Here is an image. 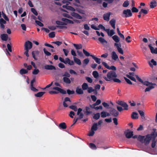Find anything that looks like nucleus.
Returning a JSON list of instances; mask_svg holds the SVG:
<instances>
[{"instance_id": "obj_22", "label": "nucleus", "mask_w": 157, "mask_h": 157, "mask_svg": "<svg viewBox=\"0 0 157 157\" xmlns=\"http://www.w3.org/2000/svg\"><path fill=\"white\" fill-rule=\"evenodd\" d=\"M112 58L114 60H116L118 58L116 52L113 51L112 53Z\"/></svg>"}, {"instance_id": "obj_39", "label": "nucleus", "mask_w": 157, "mask_h": 157, "mask_svg": "<svg viewBox=\"0 0 157 157\" xmlns=\"http://www.w3.org/2000/svg\"><path fill=\"white\" fill-rule=\"evenodd\" d=\"M99 41L102 44L104 43H107V41L103 38L102 37H99L98 39Z\"/></svg>"}, {"instance_id": "obj_48", "label": "nucleus", "mask_w": 157, "mask_h": 157, "mask_svg": "<svg viewBox=\"0 0 157 157\" xmlns=\"http://www.w3.org/2000/svg\"><path fill=\"white\" fill-rule=\"evenodd\" d=\"M83 52L84 54L86 56H91V55H90V53L88 52L87 51H86L85 49H83Z\"/></svg>"}, {"instance_id": "obj_40", "label": "nucleus", "mask_w": 157, "mask_h": 157, "mask_svg": "<svg viewBox=\"0 0 157 157\" xmlns=\"http://www.w3.org/2000/svg\"><path fill=\"white\" fill-rule=\"evenodd\" d=\"M38 51H33L32 52V56H33V58L35 60H36L37 59V58L36 57V56H35V53H38Z\"/></svg>"}, {"instance_id": "obj_9", "label": "nucleus", "mask_w": 157, "mask_h": 157, "mask_svg": "<svg viewBox=\"0 0 157 157\" xmlns=\"http://www.w3.org/2000/svg\"><path fill=\"white\" fill-rule=\"evenodd\" d=\"M124 133L126 137L128 139L131 138L133 135V132L132 131H129L128 132L125 131L124 132Z\"/></svg>"}, {"instance_id": "obj_27", "label": "nucleus", "mask_w": 157, "mask_h": 157, "mask_svg": "<svg viewBox=\"0 0 157 157\" xmlns=\"http://www.w3.org/2000/svg\"><path fill=\"white\" fill-rule=\"evenodd\" d=\"M98 124L97 123H94L91 127V130L96 131L98 129Z\"/></svg>"}, {"instance_id": "obj_20", "label": "nucleus", "mask_w": 157, "mask_h": 157, "mask_svg": "<svg viewBox=\"0 0 157 157\" xmlns=\"http://www.w3.org/2000/svg\"><path fill=\"white\" fill-rule=\"evenodd\" d=\"M76 92L78 94H83V90L81 88H79L78 87H77L75 90Z\"/></svg>"}, {"instance_id": "obj_53", "label": "nucleus", "mask_w": 157, "mask_h": 157, "mask_svg": "<svg viewBox=\"0 0 157 157\" xmlns=\"http://www.w3.org/2000/svg\"><path fill=\"white\" fill-rule=\"evenodd\" d=\"M124 79L126 81V82L129 84L132 85V83L131 81L128 79L127 78L125 77H124Z\"/></svg>"}, {"instance_id": "obj_36", "label": "nucleus", "mask_w": 157, "mask_h": 157, "mask_svg": "<svg viewBox=\"0 0 157 157\" xmlns=\"http://www.w3.org/2000/svg\"><path fill=\"white\" fill-rule=\"evenodd\" d=\"M92 75L95 78H97L99 76L98 72L96 71H94L93 72Z\"/></svg>"}, {"instance_id": "obj_12", "label": "nucleus", "mask_w": 157, "mask_h": 157, "mask_svg": "<svg viewBox=\"0 0 157 157\" xmlns=\"http://www.w3.org/2000/svg\"><path fill=\"white\" fill-rule=\"evenodd\" d=\"M105 31L107 33L109 36H111L115 34V33L113 30H110L109 29H105Z\"/></svg>"}, {"instance_id": "obj_5", "label": "nucleus", "mask_w": 157, "mask_h": 157, "mask_svg": "<svg viewBox=\"0 0 157 157\" xmlns=\"http://www.w3.org/2000/svg\"><path fill=\"white\" fill-rule=\"evenodd\" d=\"M35 78H33L31 81L30 83V89L33 92H37L38 91V90L36 88L34 87L33 83L35 82Z\"/></svg>"}, {"instance_id": "obj_46", "label": "nucleus", "mask_w": 157, "mask_h": 157, "mask_svg": "<svg viewBox=\"0 0 157 157\" xmlns=\"http://www.w3.org/2000/svg\"><path fill=\"white\" fill-rule=\"evenodd\" d=\"M35 23L40 27H43L44 26V24L39 21L35 20Z\"/></svg>"}, {"instance_id": "obj_26", "label": "nucleus", "mask_w": 157, "mask_h": 157, "mask_svg": "<svg viewBox=\"0 0 157 157\" xmlns=\"http://www.w3.org/2000/svg\"><path fill=\"white\" fill-rule=\"evenodd\" d=\"M113 40L116 42L118 43L120 41L119 38L117 35H114L112 37Z\"/></svg>"}, {"instance_id": "obj_19", "label": "nucleus", "mask_w": 157, "mask_h": 157, "mask_svg": "<svg viewBox=\"0 0 157 157\" xmlns=\"http://www.w3.org/2000/svg\"><path fill=\"white\" fill-rule=\"evenodd\" d=\"M157 2L155 0H153L150 3V7L153 8L157 6Z\"/></svg>"}, {"instance_id": "obj_37", "label": "nucleus", "mask_w": 157, "mask_h": 157, "mask_svg": "<svg viewBox=\"0 0 157 157\" xmlns=\"http://www.w3.org/2000/svg\"><path fill=\"white\" fill-rule=\"evenodd\" d=\"M89 146L92 149L96 150L97 149L95 145L94 144L92 143H90Z\"/></svg>"}, {"instance_id": "obj_11", "label": "nucleus", "mask_w": 157, "mask_h": 157, "mask_svg": "<svg viewBox=\"0 0 157 157\" xmlns=\"http://www.w3.org/2000/svg\"><path fill=\"white\" fill-rule=\"evenodd\" d=\"M44 68L45 69L47 70H56V67L52 65H46L44 66Z\"/></svg>"}, {"instance_id": "obj_28", "label": "nucleus", "mask_w": 157, "mask_h": 157, "mask_svg": "<svg viewBox=\"0 0 157 157\" xmlns=\"http://www.w3.org/2000/svg\"><path fill=\"white\" fill-rule=\"evenodd\" d=\"M145 136H141V135H139L138 138V140L141 142L142 143H144V139Z\"/></svg>"}, {"instance_id": "obj_1", "label": "nucleus", "mask_w": 157, "mask_h": 157, "mask_svg": "<svg viewBox=\"0 0 157 157\" xmlns=\"http://www.w3.org/2000/svg\"><path fill=\"white\" fill-rule=\"evenodd\" d=\"M107 77L104 76V79L107 81H113L114 82L120 83L121 81L119 79L116 78L117 75L116 72L113 71H110L109 72L107 75Z\"/></svg>"}, {"instance_id": "obj_4", "label": "nucleus", "mask_w": 157, "mask_h": 157, "mask_svg": "<svg viewBox=\"0 0 157 157\" xmlns=\"http://www.w3.org/2000/svg\"><path fill=\"white\" fill-rule=\"evenodd\" d=\"M123 13L125 14L124 17H131L132 15V13L130 9L124 10L123 11Z\"/></svg>"}, {"instance_id": "obj_56", "label": "nucleus", "mask_w": 157, "mask_h": 157, "mask_svg": "<svg viewBox=\"0 0 157 157\" xmlns=\"http://www.w3.org/2000/svg\"><path fill=\"white\" fill-rule=\"evenodd\" d=\"M132 10L133 13L138 12L139 11V10L137 8L134 7L132 8Z\"/></svg>"}, {"instance_id": "obj_34", "label": "nucleus", "mask_w": 157, "mask_h": 157, "mask_svg": "<svg viewBox=\"0 0 157 157\" xmlns=\"http://www.w3.org/2000/svg\"><path fill=\"white\" fill-rule=\"evenodd\" d=\"M56 24L59 25H66L67 23L65 22H64L63 21L62 22L59 21H56Z\"/></svg>"}, {"instance_id": "obj_2", "label": "nucleus", "mask_w": 157, "mask_h": 157, "mask_svg": "<svg viewBox=\"0 0 157 157\" xmlns=\"http://www.w3.org/2000/svg\"><path fill=\"white\" fill-rule=\"evenodd\" d=\"M32 43L29 40L27 41L25 43L24 45V49L25 51L24 53V54L27 57H28L29 56L28 54L29 49H30L32 48Z\"/></svg>"}, {"instance_id": "obj_29", "label": "nucleus", "mask_w": 157, "mask_h": 157, "mask_svg": "<svg viewBox=\"0 0 157 157\" xmlns=\"http://www.w3.org/2000/svg\"><path fill=\"white\" fill-rule=\"evenodd\" d=\"M73 45L77 50L81 49L82 48V45L81 44H74Z\"/></svg>"}, {"instance_id": "obj_7", "label": "nucleus", "mask_w": 157, "mask_h": 157, "mask_svg": "<svg viewBox=\"0 0 157 157\" xmlns=\"http://www.w3.org/2000/svg\"><path fill=\"white\" fill-rule=\"evenodd\" d=\"M150 136L151 135L147 134L145 138L144 137V143L145 145H147L149 143L151 139V137Z\"/></svg>"}, {"instance_id": "obj_60", "label": "nucleus", "mask_w": 157, "mask_h": 157, "mask_svg": "<svg viewBox=\"0 0 157 157\" xmlns=\"http://www.w3.org/2000/svg\"><path fill=\"white\" fill-rule=\"evenodd\" d=\"M52 43H53L56 44L58 46H60L61 45L62 43V42L59 41H56L55 42H52Z\"/></svg>"}, {"instance_id": "obj_64", "label": "nucleus", "mask_w": 157, "mask_h": 157, "mask_svg": "<svg viewBox=\"0 0 157 157\" xmlns=\"http://www.w3.org/2000/svg\"><path fill=\"white\" fill-rule=\"evenodd\" d=\"M63 76H65L66 77H70V74L67 72H65L64 74L63 75Z\"/></svg>"}, {"instance_id": "obj_45", "label": "nucleus", "mask_w": 157, "mask_h": 157, "mask_svg": "<svg viewBox=\"0 0 157 157\" xmlns=\"http://www.w3.org/2000/svg\"><path fill=\"white\" fill-rule=\"evenodd\" d=\"M144 85L146 86H149L150 85H152V83L151 82H149L147 81H145L144 82L143 81V83H142Z\"/></svg>"}, {"instance_id": "obj_33", "label": "nucleus", "mask_w": 157, "mask_h": 157, "mask_svg": "<svg viewBox=\"0 0 157 157\" xmlns=\"http://www.w3.org/2000/svg\"><path fill=\"white\" fill-rule=\"evenodd\" d=\"M138 113L136 112H133L132 113V115L131 117L133 119H136L138 118L137 117Z\"/></svg>"}, {"instance_id": "obj_25", "label": "nucleus", "mask_w": 157, "mask_h": 157, "mask_svg": "<svg viewBox=\"0 0 157 157\" xmlns=\"http://www.w3.org/2000/svg\"><path fill=\"white\" fill-rule=\"evenodd\" d=\"M63 79V82L66 84H69L71 83L70 79L68 78L64 77Z\"/></svg>"}, {"instance_id": "obj_63", "label": "nucleus", "mask_w": 157, "mask_h": 157, "mask_svg": "<svg viewBox=\"0 0 157 157\" xmlns=\"http://www.w3.org/2000/svg\"><path fill=\"white\" fill-rule=\"evenodd\" d=\"M7 50L8 51H9L10 52H11L12 51V49H11V45L9 44H7Z\"/></svg>"}, {"instance_id": "obj_50", "label": "nucleus", "mask_w": 157, "mask_h": 157, "mask_svg": "<svg viewBox=\"0 0 157 157\" xmlns=\"http://www.w3.org/2000/svg\"><path fill=\"white\" fill-rule=\"evenodd\" d=\"M129 5V2L128 1H125L123 4V7H127Z\"/></svg>"}, {"instance_id": "obj_10", "label": "nucleus", "mask_w": 157, "mask_h": 157, "mask_svg": "<svg viewBox=\"0 0 157 157\" xmlns=\"http://www.w3.org/2000/svg\"><path fill=\"white\" fill-rule=\"evenodd\" d=\"M111 13L109 12L107 13L104 14L103 15L104 20L107 21H108L109 20V17Z\"/></svg>"}, {"instance_id": "obj_31", "label": "nucleus", "mask_w": 157, "mask_h": 157, "mask_svg": "<svg viewBox=\"0 0 157 157\" xmlns=\"http://www.w3.org/2000/svg\"><path fill=\"white\" fill-rule=\"evenodd\" d=\"M82 89L83 90L87 89L88 88V84L86 83H84L82 86Z\"/></svg>"}, {"instance_id": "obj_49", "label": "nucleus", "mask_w": 157, "mask_h": 157, "mask_svg": "<svg viewBox=\"0 0 157 157\" xmlns=\"http://www.w3.org/2000/svg\"><path fill=\"white\" fill-rule=\"evenodd\" d=\"M31 11L36 16H37L38 15V13L35 9L34 8H32L31 9Z\"/></svg>"}, {"instance_id": "obj_44", "label": "nucleus", "mask_w": 157, "mask_h": 157, "mask_svg": "<svg viewBox=\"0 0 157 157\" xmlns=\"http://www.w3.org/2000/svg\"><path fill=\"white\" fill-rule=\"evenodd\" d=\"M126 76H127V77L128 78H129V79H130L132 80V81H134L135 82H136V79L133 76H130V75H127Z\"/></svg>"}, {"instance_id": "obj_3", "label": "nucleus", "mask_w": 157, "mask_h": 157, "mask_svg": "<svg viewBox=\"0 0 157 157\" xmlns=\"http://www.w3.org/2000/svg\"><path fill=\"white\" fill-rule=\"evenodd\" d=\"M117 103L123 107L124 110H128V105L125 102L122 101H118Z\"/></svg>"}, {"instance_id": "obj_13", "label": "nucleus", "mask_w": 157, "mask_h": 157, "mask_svg": "<svg viewBox=\"0 0 157 157\" xmlns=\"http://www.w3.org/2000/svg\"><path fill=\"white\" fill-rule=\"evenodd\" d=\"M148 47L149 48L152 54H157V48H156L155 49L151 46V44H150L148 45Z\"/></svg>"}, {"instance_id": "obj_30", "label": "nucleus", "mask_w": 157, "mask_h": 157, "mask_svg": "<svg viewBox=\"0 0 157 157\" xmlns=\"http://www.w3.org/2000/svg\"><path fill=\"white\" fill-rule=\"evenodd\" d=\"M45 92H40L38 93H37L35 94V96L37 97H41L44 94Z\"/></svg>"}, {"instance_id": "obj_42", "label": "nucleus", "mask_w": 157, "mask_h": 157, "mask_svg": "<svg viewBox=\"0 0 157 157\" xmlns=\"http://www.w3.org/2000/svg\"><path fill=\"white\" fill-rule=\"evenodd\" d=\"M154 88V87L152 86H149L148 87L146 88L145 90V92H146L147 91H149L151 89H153Z\"/></svg>"}, {"instance_id": "obj_6", "label": "nucleus", "mask_w": 157, "mask_h": 157, "mask_svg": "<svg viewBox=\"0 0 157 157\" xmlns=\"http://www.w3.org/2000/svg\"><path fill=\"white\" fill-rule=\"evenodd\" d=\"M110 114L115 117H117L119 115V112L115 109L111 108L109 111Z\"/></svg>"}, {"instance_id": "obj_23", "label": "nucleus", "mask_w": 157, "mask_h": 157, "mask_svg": "<svg viewBox=\"0 0 157 157\" xmlns=\"http://www.w3.org/2000/svg\"><path fill=\"white\" fill-rule=\"evenodd\" d=\"M59 127L60 128L65 129L67 128V125L65 123L62 122L59 124Z\"/></svg>"}, {"instance_id": "obj_43", "label": "nucleus", "mask_w": 157, "mask_h": 157, "mask_svg": "<svg viewBox=\"0 0 157 157\" xmlns=\"http://www.w3.org/2000/svg\"><path fill=\"white\" fill-rule=\"evenodd\" d=\"M69 108L73 109L75 111H77V108L76 105H71L69 106Z\"/></svg>"}, {"instance_id": "obj_51", "label": "nucleus", "mask_w": 157, "mask_h": 157, "mask_svg": "<svg viewBox=\"0 0 157 157\" xmlns=\"http://www.w3.org/2000/svg\"><path fill=\"white\" fill-rule=\"evenodd\" d=\"M55 36V34L54 32H52L49 34V36L50 38H54Z\"/></svg>"}, {"instance_id": "obj_16", "label": "nucleus", "mask_w": 157, "mask_h": 157, "mask_svg": "<svg viewBox=\"0 0 157 157\" xmlns=\"http://www.w3.org/2000/svg\"><path fill=\"white\" fill-rule=\"evenodd\" d=\"M71 15L72 16L77 19H81L82 18V17L79 14L75 12L72 13L71 14Z\"/></svg>"}, {"instance_id": "obj_55", "label": "nucleus", "mask_w": 157, "mask_h": 157, "mask_svg": "<svg viewBox=\"0 0 157 157\" xmlns=\"http://www.w3.org/2000/svg\"><path fill=\"white\" fill-rule=\"evenodd\" d=\"M87 89V91L89 93L93 92L94 91V89H93V87H88Z\"/></svg>"}, {"instance_id": "obj_61", "label": "nucleus", "mask_w": 157, "mask_h": 157, "mask_svg": "<svg viewBox=\"0 0 157 157\" xmlns=\"http://www.w3.org/2000/svg\"><path fill=\"white\" fill-rule=\"evenodd\" d=\"M106 113L105 112H101V117L103 118L105 117H106Z\"/></svg>"}, {"instance_id": "obj_59", "label": "nucleus", "mask_w": 157, "mask_h": 157, "mask_svg": "<svg viewBox=\"0 0 157 157\" xmlns=\"http://www.w3.org/2000/svg\"><path fill=\"white\" fill-rule=\"evenodd\" d=\"M2 16L3 18L5 19V20L7 21H8L9 20V19L7 17L6 15L3 12H2Z\"/></svg>"}, {"instance_id": "obj_35", "label": "nucleus", "mask_w": 157, "mask_h": 157, "mask_svg": "<svg viewBox=\"0 0 157 157\" xmlns=\"http://www.w3.org/2000/svg\"><path fill=\"white\" fill-rule=\"evenodd\" d=\"M28 72V71L27 70L24 69H21L20 70V73L21 75H23V74H25L27 73Z\"/></svg>"}, {"instance_id": "obj_14", "label": "nucleus", "mask_w": 157, "mask_h": 157, "mask_svg": "<svg viewBox=\"0 0 157 157\" xmlns=\"http://www.w3.org/2000/svg\"><path fill=\"white\" fill-rule=\"evenodd\" d=\"M116 21L115 19L114 18L112 19L109 21V24L112 26V27L114 29H115V24H116Z\"/></svg>"}, {"instance_id": "obj_17", "label": "nucleus", "mask_w": 157, "mask_h": 157, "mask_svg": "<svg viewBox=\"0 0 157 157\" xmlns=\"http://www.w3.org/2000/svg\"><path fill=\"white\" fill-rule=\"evenodd\" d=\"M90 56H91L93 59H94L96 62L98 63V64H100L101 63V59L100 58H98L96 57H95L94 55H91Z\"/></svg>"}, {"instance_id": "obj_57", "label": "nucleus", "mask_w": 157, "mask_h": 157, "mask_svg": "<svg viewBox=\"0 0 157 157\" xmlns=\"http://www.w3.org/2000/svg\"><path fill=\"white\" fill-rule=\"evenodd\" d=\"M56 27L60 29H66L67 28V27L66 26H63L60 25H56Z\"/></svg>"}, {"instance_id": "obj_21", "label": "nucleus", "mask_w": 157, "mask_h": 157, "mask_svg": "<svg viewBox=\"0 0 157 157\" xmlns=\"http://www.w3.org/2000/svg\"><path fill=\"white\" fill-rule=\"evenodd\" d=\"M1 38L3 41H6L8 38V36L6 34H3L1 35Z\"/></svg>"}, {"instance_id": "obj_54", "label": "nucleus", "mask_w": 157, "mask_h": 157, "mask_svg": "<svg viewBox=\"0 0 157 157\" xmlns=\"http://www.w3.org/2000/svg\"><path fill=\"white\" fill-rule=\"evenodd\" d=\"M39 72V70L38 69H35L32 72L33 75H36Z\"/></svg>"}, {"instance_id": "obj_24", "label": "nucleus", "mask_w": 157, "mask_h": 157, "mask_svg": "<svg viewBox=\"0 0 157 157\" xmlns=\"http://www.w3.org/2000/svg\"><path fill=\"white\" fill-rule=\"evenodd\" d=\"M73 59L75 63L79 65H81V63L80 60L79 59L75 57H74Z\"/></svg>"}, {"instance_id": "obj_41", "label": "nucleus", "mask_w": 157, "mask_h": 157, "mask_svg": "<svg viewBox=\"0 0 157 157\" xmlns=\"http://www.w3.org/2000/svg\"><path fill=\"white\" fill-rule=\"evenodd\" d=\"M43 51L44 53L47 56H49L51 55V54L50 52L47 51L45 48L43 49Z\"/></svg>"}, {"instance_id": "obj_32", "label": "nucleus", "mask_w": 157, "mask_h": 157, "mask_svg": "<svg viewBox=\"0 0 157 157\" xmlns=\"http://www.w3.org/2000/svg\"><path fill=\"white\" fill-rule=\"evenodd\" d=\"M148 135H151L150 136L151 137V138L155 140L156 137L157 136V134L156 132H153L151 134H148Z\"/></svg>"}, {"instance_id": "obj_58", "label": "nucleus", "mask_w": 157, "mask_h": 157, "mask_svg": "<svg viewBox=\"0 0 157 157\" xmlns=\"http://www.w3.org/2000/svg\"><path fill=\"white\" fill-rule=\"evenodd\" d=\"M89 62V60L88 59L86 58L84 59L83 61V64H85L86 65H87Z\"/></svg>"}, {"instance_id": "obj_38", "label": "nucleus", "mask_w": 157, "mask_h": 157, "mask_svg": "<svg viewBox=\"0 0 157 157\" xmlns=\"http://www.w3.org/2000/svg\"><path fill=\"white\" fill-rule=\"evenodd\" d=\"M100 117V113H97L95 114L93 117V118L94 119L97 120Z\"/></svg>"}, {"instance_id": "obj_52", "label": "nucleus", "mask_w": 157, "mask_h": 157, "mask_svg": "<svg viewBox=\"0 0 157 157\" xmlns=\"http://www.w3.org/2000/svg\"><path fill=\"white\" fill-rule=\"evenodd\" d=\"M86 79L87 80V82L90 83H92L93 82V80L90 77H86Z\"/></svg>"}, {"instance_id": "obj_8", "label": "nucleus", "mask_w": 157, "mask_h": 157, "mask_svg": "<svg viewBox=\"0 0 157 157\" xmlns=\"http://www.w3.org/2000/svg\"><path fill=\"white\" fill-rule=\"evenodd\" d=\"M114 46H116L118 52L120 54L123 55L124 52L122 49L120 48V47H121V44L119 43L118 44L117 43H115L114 44Z\"/></svg>"}, {"instance_id": "obj_18", "label": "nucleus", "mask_w": 157, "mask_h": 157, "mask_svg": "<svg viewBox=\"0 0 157 157\" xmlns=\"http://www.w3.org/2000/svg\"><path fill=\"white\" fill-rule=\"evenodd\" d=\"M138 112L141 117L142 121L145 120L146 119L144 112L142 110H138Z\"/></svg>"}, {"instance_id": "obj_15", "label": "nucleus", "mask_w": 157, "mask_h": 157, "mask_svg": "<svg viewBox=\"0 0 157 157\" xmlns=\"http://www.w3.org/2000/svg\"><path fill=\"white\" fill-rule=\"evenodd\" d=\"M61 20L62 21L64 22H65L66 23H67V24H73L74 23V22L73 21L66 18H62Z\"/></svg>"}, {"instance_id": "obj_47", "label": "nucleus", "mask_w": 157, "mask_h": 157, "mask_svg": "<svg viewBox=\"0 0 157 157\" xmlns=\"http://www.w3.org/2000/svg\"><path fill=\"white\" fill-rule=\"evenodd\" d=\"M101 103V100L100 99H98L96 103H94L93 105V106H94V107H95L96 105H98L100 104Z\"/></svg>"}, {"instance_id": "obj_62", "label": "nucleus", "mask_w": 157, "mask_h": 157, "mask_svg": "<svg viewBox=\"0 0 157 157\" xmlns=\"http://www.w3.org/2000/svg\"><path fill=\"white\" fill-rule=\"evenodd\" d=\"M67 93L69 94H74L75 93V91L74 90H70L68 89L67 90Z\"/></svg>"}]
</instances>
